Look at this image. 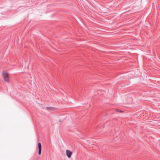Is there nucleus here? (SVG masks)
<instances>
[{"label":"nucleus","mask_w":160,"mask_h":160,"mask_svg":"<svg viewBox=\"0 0 160 160\" xmlns=\"http://www.w3.org/2000/svg\"><path fill=\"white\" fill-rule=\"evenodd\" d=\"M2 75L4 81L8 83H9V80L8 73L6 71H3L2 72Z\"/></svg>","instance_id":"1"},{"label":"nucleus","mask_w":160,"mask_h":160,"mask_svg":"<svg viewBox=\"0 0 160 160\" xmlns=\"http://www.w3.org/2000/svg\"><path fill=\"white\" fill-rule=\"evenodd\" d=\"M66 155L68 158H70L71 157L72 153L69 150H67L66 151Z\"/></svg>","instance_id":"2"},{"label":"nucleus","mask_w":160,"mask_h":160,"mask_svg":"<svg viewBox=\"0 0 160 160\" xmlns=\"http://www.w3.org/2000/svg\"><path fill=\"white\" fill-rule=\"evenodd\" d=\"M41 144L40 143H38V154L40 155L41 154Z\"/></svg>","instance_id":"3"}]
</instances>
